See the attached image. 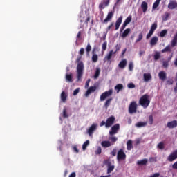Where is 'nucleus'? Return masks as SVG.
<instances>
[{
	"mask_svg": "<svg viewBox=\"0 0 177 177\" xmlns=\"http://www.w3.org/2000/svg\"><path fill=\"white\" fill-rule=\"evenodd\" d=\"M82 56H77L76 59L77 66V81H81L82 76L84 75V62L81 61Z\"/></svg>",
	"mask_w": 177,
	"mask_h": 177,
	"instance_id": "1",
	"label": "nucleus"
},
{
	"mask_svg": "<svg viewBox=\"0 0 177 177\" xmlns=\"http://www.w3.org/2000/svg\"><path fill=\"white\" fill-rule=\"evenodd\" d=\"M149 97L150 96H149V95L145 94L140 98L139 103L144 109H147V107H149V105L150 104Z\"/></svg>",
	"mask_w": 177,
	"mask_h": 177,
	"instance_id": "2",
	"label": "nucleus"
},
{
	"mask_svg": "<svg viewBox=\"0 0 177 177\" xmlns=\"http://www.w3.org/2000/svg\"><path fill=\"white\" fill-rule=\"evenodd\" d=\"M128 111L129 114H134L138 111V103H136V101H132L130 103Z\"/></svg>",
	"mask_w": 177,
	"mask_h": 177,
	"instance_id": "3",
	"label": "nucleus"
},
{
	"mask_svg": "<svg viewBox=\"0 0 177 177\" xmlns=\"http://www.w3.org/2000/svg\"><path fill=\"white\" fill-rule=\"evenodd\" d=\"M104 164L107 167V174H111L114 171L115 166L111 163L110 159L105 160Z\"/></svg>",
	"mask_w": 177,
	"mask_h": 177,
	"instance_id": "4",
	"label": "nucleus"
},
{
	"mask_svg": "<svg viewBox=\"0 0 177 177\" xmlns=\"http://www.w3.org/2000/svg\"><path fill=\"white\" fill-rule=\"evenodd\" d=\"M113 95V89H109L107 91L104 92L102 94L100 95V101L101 102H104L107 97L111 96Z\"/></svg>",
	"mask_w": 177,
	"mask_h": 177,
	"instance_id": "5",
	"label": "nucleus"
},
{
	"mask_svg": "<svg viewBox=\"0 0 177 177\" xmlns=\"http://www.w3.org/2000/svg\"><path fill=\"white\" fill-rule=\"evenodd\" d=\"M126 158H127V154H125V152H124V149H120L118 151V155H117L118 161H121V160H126Z\"/></svg>",
	"mask_w": 177,
	"mask_h": 177,
	"instance_id": "6",
	"label": "nucleus"
},
{
	"mask_svg": "<svg viewBox=\"0 0 177 177\" xmlns=\"http://www.w3.org/2000/svg\"><path fill=\"white\" fill-rule=\"evenodd\" d=\"M115 122V117L111 116L106 119V128H110Z\"/></svg>",
	"mask_w": 177,
	"mask_h": 177,
	"instance_id": "7",
	"label": "nucleus"
},
{
	"mask_svg": "<svg viewBox=\"0 0 177 177\" xmlns=\"http://www.w3.org/2000/svg\"><path fill=\"white\" fill-rule=\"evenodd\" d=\"M118 131H120V124H115L111 127L109 135L113 136V135H115Z\"/></svg>",
	"mask_w": 177,
	"mask_h": 177,
	"instance_id": "8",
	"label": "nucleus"
},
{
	"mask_svg": "<svg viewBox=\"0 0 177 177\" xmlns=\"http://www.w3.org/2000/svg\"><path fill=\"white\" fill-rule=\"evenodd\" d=\"M177 158V149L174 151L168 157H167V161H169V162H172V161H175Z\"/></svg>",
	"mask_w": 177,
	"mask_h": 177,
	"instance_id": "9",
	"label": "nucleus"
},
{
	"mask_svg": "<svg viewBox=\"0 0 177 177\" xmlns=\"http://www.w3.org/2000/svg\"><path fill=\"white\" fill-rule=\"evenodd\" d=\"M109 5H110V0H102L101 3L99 4V9L100 10H103V9L109 6Z\"/></svg>",
	"mask_w": 177,
	"mask_h": 177,
	"instance_id": "10",
	"label": "nucleus"
},
{
	"mask_svg": "<svg viewBox=\"0 0 177 177\" xmlns=\"http://www.w3.org/2000/svg\"><path fill=\"white\" fill-rule=\"evenodd\" d=\"M113 55H115V52H114L113 50H110L109 53L104 57V62L106 63V62H110L111 60V58L113 57Z\"/></svg>",
	"mask_w": 177,
	"mask_h": 177,
	"instance_id": "11",
	"label": "nucleus"
},
{
	"mask_svg": "<svg viewBox=\"0 0 177 177\" xmlns=\"http://www.w3.org/2000/svg\"><path fill=\"white\" fill-rule=\"evenodd\" d=\"M113 15L114 14L113 13V12H109L106 19L104 20H102V23H103L104 24H107L109 21H111V19H113Z\"/></svg>",
	"mask_w": 177,
	"mask_h": 177,
	"instance_id": "12",
	"label": "nucleus"
},
{
	"mask_svg": "<svg viewBox=\"0 0 177 177\" xmlns=\"http://www.w3.org/2000/svg\"><path fill=\"white\" fill-rule=\"evenodd\" d=\"M97 128V124H93L89 129H88L87 132L90 136H92L93 135V131L96 130Z\"/></svg>",
	"mask_w": 177,
	"mask_h": 177,
	"instance_id": "13",
	"label": "nucleus"
},
{
	"mask_svg": "<svg viewBox=\"0 0 177 177\" xmlns=\"http://www.w3.org/2000/svg\"><path fill=\"white\" fill-rule=\"evenodd\" d=\"M167 7H168L169 9H171V10L176 9V8H177L176 1L170 0Z\"/></svg>",
	"mask_w": 177,
	"mask_h": 177,
	"instance_id": "14",
	"label": "nucleus"
},
{
	"mask_svg": "<svg viewBox=\"0 0 177 177\" xmlns=\"http://www.w3.org/2000/svg\"><path fill=\"white\" fill-rule=\"evenodd\" d=\"M92 62L93 63H96L97 62V60H99V57L97 56V55L96 54V48H93L92 50Z\"/></svg>",
	"mask_w": 177,
	"mask_h": 177,
	"instance_id": "15",
	"label": "nucleus"
},
{
	"mask_svg": "<svg viewBox=\"0 0 177 177\" xmlns=\"http://www.w3.org/2000/svg\"><path fill=\"white\" fill-rule=\"evenodd\" d=\"M95 91H96V86H90L85 93L86 97H88V96H89V95H91V93H93V92H95Z\"/></svg>",
	"mask_w": 177,
	"mask_h": 177,
	"instance_id": "16",
	"label": "nucleus"
},
{
	"mask_svg": "<svg viewBox=\"0 0 177 177\" xmlns=\"http://www.w3.org/2000/svg\"><path fill=\"white\" fill-rule=\"evenodd\" d=\"M176 127H177L176 120H173L167 122V128H169V129H173V128H176Z\"/></svg>",
	"mask_w": 177,
	"mask_h": 177,
	"instance_id": "17",
	"label": "nucleus"
},
{
	"mask_svg": "<svg viewBox=\"0 0 177 177\" xmlns=\"http://www.w3.org/2000/svg\"><path fill=\"white\" fill-rule=\"evenodd\" d=\"M124 17H122V15H121L117 20L115 22V30H118V28H120V26H121V23H122V19Z\"/></svg>",
	"mask_w": 177,
	"mask_h": 177,
	"instance_id": "18",
	"label": "nucleus"
},
{
	"mask_svg": "<svg viewBox=\"0 0 177 177\" xmlns=\"http://www.w3.org/2000/svg\"><path fill=\"white\" fill-rule=\"evenodd\" d=\"M158 77L159 79L161 80V81H165V80H167V73L165 71H162L159 72Z\"/></svg>",
	"mask_w": 177,
	"mask_h": 177,
	"instance_id": "19",
	"label": "nucleus"
},
{
	"mask_svg": "<svg viewBox=\"0 0 177 177\" xmlns=\"http://www.w3.org/2000/svg\"><path fill=\"white\" fill-rule=\"evenodd\" d=\"M157 42H158V37L156 36L153 37L150 40L151 46L157 45Z\"/></svg>",
	"mask_w": 177,
	"mask_h": 177,
	"instance_id": "20",
	"label": "nucleus"
},
{
	"mask_svg": "<svg viewBox=\"0 0 177 177\" xmlns=\"http://www.w3.org/2000/svg\"><path fill=\"white\" fill-rule=\"evenodd\" d=\"M127 59H122L118 64L119 68H121L122 70H124L125 67H127Z\"/></svg>",
	"mask_w": 177,
	"mask_h": 177,
	"instance_id": "21",
	"label": "nucleus"
},
{
	"mask_svg": "<svg viewBox=\"0 0 177 177\" xmlns=\"http://www.w3.org/2000/svg\"><path fill=\"white\" fill-rule=\"evenodd\" d=\"M149 6H147V2L142 1L141 3V9H142L143 13H146L147 12Z\"/></svg>",
	"mask_w": 177,
	"mask_h": 177,
	"instance_id": "22",
	"label": "nucleus"
},
{
	"mask_svg": "<svg viewBox=\"0 0 177 177\" xmlns=\"http://www.w3.org/2000/svg\"><path fill=\"white\" fill-rule=\"evenodd\" d=\"M143 77H144V81L145 82H149V81H151V74L150 73H144Z\"/></svg>",
	"mask_w": 177,
	"mask_h": 177,
	"instance_id": "23",
	"label": "nucleus"
},
{
	"mask_svg": "<svg viewBox=\"0 0 177 177\" xmlns=\"http://www.w3.org/2000/svg\"><path fill=\"white\" fill-rule=\"evenodd\" d=\"M132 149H133V145L132 144V140H129L127 142V150L131 151V150H132Z\"/></svg>",
	"mask_w": 177,
	"mask_h": 177,
	"instance_id": "24",
	"label": "nucleus"
},
{
	"mask_svg": "<svg viewBox=\"0 0 177 177\" xmlns=\"http://www.w3.org/2000/svg\"><path fill=\"white\" fill-rule=\"evenodd\" d=\"M129 32H131V28H128L122 34V38H127V37H128V35H129Z\"/></svg>",
	"mask_w": 177,
	"mask_h": 177,
	"instance_id": "25",
	"label": "nucleus"
},
{
	"mask_svg": "<svg viewBox=\"0 0 177 177\" xmlns=\"http://www.w3.org/2000/svg\"><path fill=\"white\" fill-rule=\"evenodd\" d=\"M111 102H113V97H111L106 100V101L104 104V106L105 107V109H109V107L110 106V104H111Z\"/></svg>",
	"mask_w": 177,
	"mask_h": 177,
	"instance_id": "26",
	"label": "nucleus"
},
{
	"mask_svg": "<svg viewBox=\"0 0 177 177\" xmlns=\"http://www.w3.org/2000/svg\"><path fill=\"white\" fill-rule=\"evenodd\" d=\"M124 89V85L122 84H118L115 86V91H117V93H120V91Z\"/></svg>",
	"mask_w": 177,
	"mask_h": 177,
	"instance_id": "27",
	"label": "nucleus"
},
{
	"mask_svg": "<svg viewBox=\"0 0 177 177\" xmlns=\"http://www.w3.org/2000/svg\"><path fill=\"white\" fill-rule=\"evenodd\" d=\"M61 100L63 102V103H66L67 100V95H66L65 91H62L61 93Z\"/></svg>",
	"mask_w": 177,
	"mask_h": 177,
	"instance_id": "28",
	"label": "nucleus"
},
{
	"mask_svg": "<svg viewBox=\"0 0 177 177\" xmlns=\"http://www.w3.org/2000/svg\"><path fill=\"white\" fill-rule=\"evenodd\" d=\"M148 161L149 160L145 158V159H142L141 160H138L137 162V164H138V165H147Z\"/></svg>",
	"mask_w": 177,
	"mask_h": 177,
	"instance_id": "29",
	"label": "nucleus"
},
{
	"mask_svg": "<svg viewBox=\"0 0 177 177\" xmlns=\"http://www.w3.org/2000/svg\"><path fill=\"white\" fill-rule=\"evenodd\" d=\"M101 146H102V147H110V146H111V142H110V141H102L101 142Z\"/></svg>",
	"mask_w": 177,
	"mask_h": 177,
	"instance_id": "30",
	"label": "nucleus"
},
{
	"mask_svg": "<svg viewBox=\"0 0 177 177\" xmlns=\"http://www.w3.org/2000/svg\"><path fill=\"white\" fill-rule=\"evenodd\" d=\"M66 80L68 82H73V73L66 74Z\"/></svg>",
	"mask_w": 177,
	"mask_h": 177,
	"instance_id": "31",
	"label": "nucleus"
},
{
	"mask_svg": "<svg viewBox=\"0 0 177 177\" xmlns=\"http://www.w3.org/2000/svg\"><path fill=\"white\" fill-rule=\"evenodd\" d=\"M131 21H132V15H129L123 24H125L126 26H127V24H129V23H131Z\"/></svg>",
	"mask_w": 177,
	"mask_h": 177,
	"instance_id": "32",
	"label": "nucleus"
},
{
	"mask_svg": "<svg viewBox=\"0 0 177 177\" xmlns=\"http://www.w3.org/2000/svg\"><path fill=\"white\" fill-rule=\"evenodd\" d=\"M146 125H147V122H139L136 124V126L138 128H142V127H146Z\"/></svg>",
	"mask_w": 177,
	"mask_h": 177,
	"instance_id": "33",
	"label": "nucleus"
},
{
	"mask_svg": "<svg viewBox=\"0 0 177 177\" xmlns=\"http://www.w3.org/2000/svg\"><path fill=\"white\" fill-rule=\"evenodd\" d=\"M169 16H171V14L169 12H165L163 16H162V19L163 21H167L168 19H169Z\"/></svg>",
	"mask_w": 177,
	"mask_h": 177,
	"instance_id": "34",
	"label": "nucleus"
},
{
	"mask_svg": "<svg viewBox=\"0 0 177 177\" xmlns=\"http://www.w3.org/2000/svg\"><path fill=\"white\" fill-rule=\"evenodd\" d=\"M160 57H161V53H160V52L156 51L155 52V55L153 56V59L156 62H157V60H158V59H160Z\"/></svg>",
	"mask_w": 177,
	"mask_h": 177,
	"instance_id": "35",
	"label": "nucleus"
},
{
	"mask_svg": "<svg viewBox=\"0 0 177 177\" xmlns=\"http://www.w3.org/2000/svg\"><path fill=\"white\" fill-rule=\"evenodd\" d=\"M91 50H92V46H91V44L88 43V44H87V46L86 47V52L87 56H89V53L91 52Z\"/></svg>",
	"mask_w": 177,
	"mask_h": 177,
	"instance_id": "36",
	"label": "nucleus"
},
{
	"mask_svg": "<svg viewBox=\"0 0 177 177\" xmlns=\"http://www.w3.org/2000/svg\"><path fill=\"white\" fill-rule=\"evenodd\" d=\"M156 30H157V22H154L151 25L150 31H151L152 32H154V31H156Z\"/></svg>",
	"mask_w": 177,
	"mask_h": 177,
	"instance_id": "37",
	"label": "nucleus"
},
{
	"mask_svg": "<svg viewBox=\"0 0 177 177\" xmlns=\"http://www.w3.org/2000/svg\"><path fill=\"white\" fill-rule=\"evenodd\" d=\"M143 39V33L140 32L138 35V37L137 38V39L136 40V44H138V42H140V41H142Z\"/></svg>",
	"mask_w": 177,
	"mask_h": 177,
	"instance_id": "38",
	"label": "nucleus"
},
{
	"mask_svg": "<svg viewBox=\"0 0 177 177\" xmlns=\"http://www.w3.org/2000/svg\"><path fill=\"white\" fill-rule=\"evenodd\" d=\"M165 52H171V46L168 45L162 50V53H165Z\"/></svg>",
	"mask_w": 177,
	"mask_h": 177,
	"instance_id": "39",
	"label": "nucleus"
},
{
	"mask_svg": "<svg viewBox=\"0 0 177 177\" xmlns=\"http://www.w3.org/2000/svg\"><path fill=\"white\" fill-rule=\"evenodd\" d=\"M99 75H100V68H96L95 73L94 75V78H99Z\"/></svg>",
	"mask_w": 177,
	"mask_h": 177,
	"instance_id": "40",
	"label": "nucleus"
},
{
	"mask_svg": "<svg viewBox=\"0 0 177 177\" xmlns=\"http://www.w3.org/2000/svg\"><path fill=\"white\" fill-rule=\"evenodd\" d=\"M88 146H89V140H87L86 142H84V144L82 145V149L86 150V147H88Z\"/></svg>",
	"mask_w": 177,
	"mask_h": 177,
	"instance_id": "41",
	"label": "nucleus"
},
{
	"mask_svg": "<svg viewBox=\"0 0 177 177\" xmlns=\"http://www.w3.org/2000/svg\"><path fill=\"white\" fill-rule=\"evenodd\" d=\"M176 44H177V39L173 38V39L171 41V48H174V46H176Z\"/></svg>",
	"mask_w": 177,
	"mask_h": 177,
	"instance_id": "42",
	"label": "nucleus"
},
{
	"mask_svg": "<svg viewBox=\"0 0 177 177\" xmlns=\"http://www.w3.org/2000/svg\"><path fill=\"white\" fill-rule=\"evenodd\" d=\"M109 140H111V142H112L111 145H114V143H115V142L118 140V138H117V137H109Z\"/></svg>",
	"mask_w": 177,
	"mask_h": 177,
	"instance_id": "43",
	"label": "nucleus"
},
{
	"mask_svg": "<svg viewBox=\"0 0 177 177\" xmlns=\"http://www.w3.org/2000/svg\"><path fill=\"white\" fill-rule=\"evenodd\" d=\"M168 33V30H162L161 32H160V37H161L162 38H163V37H165V35L166 34H167Z\"/></svg>",
	"mask_w": 177,
	"mask_h": 177,
	"instance_id": "44",
	"label": "nucleus"
},
{
	"mask_svg": "<svg viewBox=\"0 0 177 177\" xmlns=\"http://www.w3.org/2000/svg\"><path fill=\"white\" fill-rule=\"evenodd\" d=\"M158 149H160V150H164V142H160L159 144L157 145Z\"/></svg>",
	"mask_w": 177,
	"mask_h": 177,
	"instance_id": "45",
	"label": "nucleus"
},
{
	"mask_svg": "<svg viewBox=\"0 0 177 177\" xmlns=\"http://www.w3.org/2000/svg\"><path fill=\"white\" fill-rule=\"evenodd\" d=\"M154 122V118H153V115H150L149 117V124L151 125Z\"/></svg>",
	"mask_w": 177,
	"mask_h": 177,
	"instance_id": "46",
	"label": "nucleus"
},
{
	"mask_svg": "<svg viewBox=\"0 0 177 177\" xmlns=\"http://www.w3.org/2000/svg\"><path fill=\"white\" fill-rule=\"evenodd\" d=\"M160 5V1H157V0L153 4V9H157L158 6Z\"/></svg>",
	"mask_w": 177,
	"mask_h": 177,
	"instance_id": "47",
	"label": "nucleus"
},
{
	"mask_svg": "<svg viewBox=\"0 0 177 177\" xmlns=\"http://www.w3.org/2000/svg\"><path fill=\"white\" fill-rule=\"evenodd\" d=\"M166 85H174V79H169L167 80Z\"/></svg>",
	"mask_w": 177,
	"mask_h": 177,
	"instance_id": "48",
	"label": "nucleus"
},
{
	"mask_svg": "<svg viewBox=\"0 0 177 177\" xmlns=\"http://www.w3.org/2000/svg\"><path fill=\"white\" fill-rule=\"evenodd\" d=\"M63 117H64V118H68V115L67 114L66 109H64V110H63Z\"/></svg>",
	"mask_w": 177,
	"mask_h": 177,
	"instance_id": "49",
	"label": "nucleus"
},
{
	"mask_svg": "<svg viewBox=\"0 0 177 177\" xmlns=\"http://www.w3.org/2000/svg\"><path fill=\"white\" fill-rule=\"evenodd\" d=\"M149 162H157V157H151L149 159Z\"/></svg>",
	"mask_w": 177,
	"mask_h": 177,
	"instance_id": "50",
	"label": "nucleus"
},
{
	"mask_svg": "<svg viewBox=\"0 0 177 177\" xmlns=\"http://www.w3.org/2000/svg\"><path fill=\"white\" fill-rule=\"evenodd\" d=\"M111 156H113V157H115L117 155V149L114 148L112 151L110 153Z\"/></svg>",
	"mask_w": 177,
	"mask_h": 177,
	"instance_id": "51",
	"label": "nucleus"
},
{
	"mask_svg": "<svg viewBox=\"0 0 177 177\" xmlns=\"http://www.w3.org/2000/svg\"><path fill=\"white\" fill-rule=\"evenodd\" d=\"M129 71H132L133 70V62H129Z\"/></svg>",
	"mask_w": 177,
	"mask_h": 177,
	"instance_id": "52",
	"label": "nucleus"
},
{
	"mask_svg": "<svg viewBox=\"0 0 177 177\" xmlns=\"http://www.w3.org/2000/svg\"><path fill=\"white\" fill-rule=\"evenodd\" d=\"M135 84L133 83H129L127 84V87L129 88V89H133V88H135Z\"/></svg>",
	"mask_w": 177,
	"mask_h": 177,
	"instance_id": "53",
	"label": "nucleus"
},
{
	"mask_svg": "<svg viewBox=\"0 0 177 177\" xmlns=\"http://www.w3.org/2000/svg\"><path fill=\"white\" fill-rule=\"evenodd\" d=\"M162 66H163V67H164L165 68H168V66H169V64L168 61H164V62H162Z\"/></svg>",
	"mask_w": 177,
	"mask_h": 177,
	"instance_id": "54",
	"label": "nucleus"
},
{
	"mask_svg": "<svg viewBox=\"0 0 177 177\" xmlns=\"http://www.w3.org/2000/svg\"><path fill=\"white\" fill-rule=\"evenodd\" d=\"M102 50H106V49H107V41H105L102 44Z\"/></svg>",
	"mask_w": 177,
	"mask_h": 177,
	"instance_id": "55",
	"label": "nucleus"
},
{
	"mask_svg": "<svg viewBox=\"0 0 177 177\" xmlns=\"http://www.w3.org/2000/svg\"><path fill=\"white\" fill-rule=\"evenodd\" d=\"M78 93H80V88H77L73 91V96H77Z\"/></svg>",
	"mask_w": 177,
	"mask_h": 177,
	"instance_id": "56",
	"label": "nucleus"
},
{
	"mask_svg": "<svg viewBox=\"0 0 177 177\" xmlns=\"http://www.w3.org/2000/svg\"><path fill=\"white\" fill-rule=\"evenodd\" d=\"M95 154H102V147H98L95 151Z\"/></svg>",
	"mask_w": 177,
	"mask_h": 177,
	"instance_id": "57",
	"label": "nucleus"
},
{
	"mask_svg": "<svg viewBox=\"0 0 177 177\" xmlns=\"http://www.w3.org/2000/svg\"><path fill=\"white\" fill-rule=\"evenodd\" d=\"M91 82V79H88L85 84V88L88 89L89 88V83Z\"/></svg>",
	"mask_w": 177,
	"mask_h": 177,
	"instance_id": "58",
	"label": "nucleus"
},
{
	"mask_svg": "<svg viewBox=\"0 0 177 177\" xmlns=\"http://www.w3.org/2000/svg\"><path fill=\"white\" fill-rule=\"evenodd\" d=\"M154 34V32H152L151 30H149V33L147 35V39H149Z\"/></svg>",
	"mask_w": 177,
	"mask_h": 177,
	"instance_id": "59",
	"label": "nucleus"
},
{
	"mask_svg": "<svg viewBox=\"0 0 177 177\" xmlns=\"http://www.w3.org/2000/svg\"><path fill=\"white\" fill-rule=\"evenodd\" d=\"M113 26H114V23L111 22V24L106 28V31H110L113 28Z\"/></svg>",
	"mask_w": 177,
	"mask_h": 177,
	"instance_id": "60",
	"label": "nucleus"
},
{
	"mask_svg": "<svg viewBox=\"0 0 177 177\" xmlns=\"http://www.w3.org/2000/svg\"><path fill=\"white\" fill-rule=\"evenodd\" d=\"M125 27H127V25L123 23V24L120 27V32H122L124 31V30H125Z\"/></svg>",
	"mask_w": 177,
	"mask_h": 177,
	"instance_id": "61",
	"label": "nucleus"
},
{
	"mask_svg": "<svg viewBox=\"0 0 177 177\" xmlns=\"http://www.w3.org/2000/svg\"><path fill=\"white\" fill-rule=\"evenodd\" d=\"M84 53H85V50L84 49V48H80V51H79V55H84Z\"/></svg>",
	"mask_w": 177,
	"mask_h": 177,
	"instance_id": "62",
	"label": "nucleus"
},
{
	"mask_svg": "<svg viewBox=\"0 0 177 177\" xmlns=\"http://www.w3.org/2000/svg\"><path fill=\"white\" fill-rule=\"evenodd\" d=\"M173 169H177V161L172 165Z\"/></svg>",
	"mask_w": 177,
	"mask_h": 177,
	"instance_id": "63",
	"label": "nucleus"
},
{
	"mask_svg": "<svg viewBox=\"0 0 177 177\" xmlns=\"http://www.w3.org/2000/svg\"><path fill=\"white\" fill-rule=\"evenodd\" d=\"M160 173H155L153 175L150 176V177H159Z\"/></svg>",
	"mask_w": 177,
	"mask_h": 177,
	"instance_id": "64",
	"label": "nucleus"
}]
</instances>
